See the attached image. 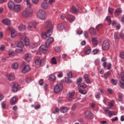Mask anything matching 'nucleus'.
Instances as JSON below:
<instances>
[{"mask_svg": "<svg viewBox=\"0 0 124 124\" xmlns=\"http://www.w3.org/2000/svg\"><path fill=\"white\" fill-rule=\"evenodd\" d=\"M46 27L47 29H49L47 31L42 34V37L44 39L46 38V37H49L52 35V33H53V25H52V23L50 21H47L46 22Z\"/></svg>", "mask_w": 124, "mask_h": 124, "instance_id": "nucleus-1", "label": "nucleus"}, {"mask_svg": "<svg viewBox=\"0 0 124 124\" xmlns=\"http://www.w3.org/2000/svg\"><path fill=\"white\" fill-rule=\"evenodd\" d=\"M20 36L21 41L16 42L15 43L16 46H17V47H19L20 48L24 47V44H23V42L22 41H24V42H25V45L26 46H28L30 44V39L28 37H26V35H25V34L21 33L20 34Z\"/></svg>", "mask_w": 124, "mask_h": 124, "instance_id": "nucleus-2", "label": "nucleus"}, {"mask_svg": "<svg viewBox=\"0 0 124 124\" xmlns=\"http://www.w3.org/2000/svg\"><path fill=\"white\" fill-rule=\"evenodd\" d=\"M48 47L49 46H47L46 45H42L40 47V51H35V53L36 55H41V53L40 52H43L44 54H46V52H47V50H48Z\"/></svg>", "mask_w": 124, "mask_h": 124, "instance_id": "nucleus-3", "label": "nucleus"}, {"mask_svg": "<svg viewBox=\"0 0 124 124\" xmlns=\"http://www.w3.org/2000/svg\"><path fill=\"white\" fill-rule=\"evenodd\" d=\"M32 12L33 11L31 7H27L26 10L23 12L22 16H23V17H29V16L32 14Z\"/></svg>", "mask_w": 124, "mask_h": 124, "instance_id": "nucleus-4", "label": "nucleus"}, {"mask_svg": "<svg viewBox=\"0 0 124 124\" xmlns=\"http://www.w3.org/2000/svg\"><path fill=\"white\" fill-rule=\"evenodd\" d=\"M37 16L41 20H45L46 19V14L45 11L42 9H40L38 11Z\"/></svg>", "mask_w": 124, "mask_h": 124, "instance_id": "nucleus-5", "label": "nucleus"}, {"mask_svg": "<svg viewBox=\"0 0 124 124\" xmlns=\"http://www.w3.org/2000/svg\"><path fill=\"white\" fill-rule=\"evenodd\" d=\"M62 89H63V86L61 83H58L54 86V93H58L60 92H62Z\"/></svg>", "mask_w": 124, "mask_h": 124, "instance_id": "nucleus-6", "label": "nucleus"}, {"mask_svg": "<svg viewBox=\"0 0 124 124\" xmlns=\"http://www.w3.org/2000/svg\"><path fill=\"white\" fill-rule=\"evenodd\" d=\"M114 38L115 39H120V38H124V33H119L117 31L114 33Z\"/></svg>", "mask_w": 124, "mask_h": 124, "instance_id": "nucleus-7", "label": "nucleus"}, {"mask_svg": "<svg viewBox=\"0 0 124 124\" xmlns=\"http://www.w3.org/2000/svg\"><path fill=\"white\" fill-rule=\"evenodd\" d=\"M110 46V43H109V41L105 40L104 41L103 45H102V49L103 50H108L109 49V46Z\"/></svg>", "mask_w": 124, "mask_h": 124, "instance_id": "nucleus-8", "label": "nucleus"}, {"mask_svg": "<svg viewBox=\"0 0 124 124\" xmlns=\"http://www.w3.org/2000/svg\"><path fill=\"white\" fill-rule=\"evenodd\" d=\"M35 63L37 65H40L41 66H42L43 65H44V64H45V60L38 59L35 62Z\"/></svg>", "mask_w": 124, "mask_h": 124, "instance_id": "nucleus-9", "label": "nucleus"}, {"mask_svg": "<svg viewBox=\"0 0 124 124\" xmlns=\"http://www.w3.org/2000/svg\"><path fill=\"white\" fill-rule=\"evenodd\" d=\"M19 88L20 87L19 86V84L17 83H14L12 88V92H13V93H16V92L19 91Z\"/></svg>", "mask_w": 124, "mask_h": 124, "instance_id": "nucleus-10", "label": "nucleus"}, {"mask_svg": "<svg viewBox=\"0 0 124 124\" xmlns=\"http://www.w3.org/2000/svg\"><path fill=\"white\" fill-rule=\"evenodd\" d=\"M22 6L19 4L15 5L13 8L14 11H15V12H16V13H18V12H20Z\"/></svg>", "mask_w": 124, "mask_h": 124, "instance_id": "nucleus-11", "label": "nucleus"}, {"mask_svg": "<svg viewBox=\"0 0 124 124\" xmlns=\"http://www.w3.org/2000/svg\"><path fill=\"white\" fill-rule=\"evenodd\" d=\"M67 25V23H63L59 24L57 27L58 30H59V31H62V30H64V28H65V26H66Z\"/></svg>", "mask_w": 124, "mask_h": 124, "instance_id": "nucleus-12", "label": "nucleus"}, {"mask_svg": "<svg viewBox=\"0 0 124 124\" xmlns=\"http://www.w3.org/2000/svg\"><path fill=\"white\" fill-rule=\"evenodd\" d=\"M31 70V67L29 65H25L22 71V73L25 74L27 73V72H29Z\"/></svg>", "mask_w": 124, "mask_h": 124, "instance_id": "nucleus-13", "label": "nucleus"}, {"mask_svg": "<svg viewBox=\"0 0 124 124\" xmlns=\"http://www.w3.org/2000/svg\"><path fill=\"white\" fill-rule=\"evenodd\" d=\"M41 6L43 9H48L49 7V4L46 1H43L41 4Z\"/></svg>", "mask_w": 124, "mask_h": 124, "instance_id": "nucleus-14", "label": "nucleus"}, {"mask_svg": "<svg viewBox=\"0 0 124 124\" xmlns=\"http://www.w3.org/2000/svg\"><path fill=\"white\" fill-rule=\"evenodd\" d=\"M7 79H9V81H13L15 79V75L13 73H11L9 75H7Z\"/></svg>", "mask_w": 124, "mask_h": 124, "instance_id": "nucleus-15", "label": "nucleus"}, {"mask_svg": "<svg viewBox=\"0 0 124 124\" xmlns=\"http://www.w3.org/2000/svg\"><path fill=\"white\" fill-rule=\"evenodd\" d=\"M66 19L68 22H70V23H72L75 20V17L71 15H69L66 18Z\"/></svg>", "mask_w": 124, "mask_h": 124, "instance_id": "nucleus-16", "label": "nucleus"}, {"mask_svg": "<svg viewBox=\"0 0 124 124\" xmlns=\"http://www.w3.org/2000/svg\"><path fill=\"white\" fill-rule=\"evenodd\" d=\"M31 54L30 53H27L25 54V61L29 62H31Z\"/></svg>", "mask_w": 124, "mask_h": 124, "instance_id": "nucleus-17", "label": "nucleus"}, {"mask_svg": "<svg viewBox=\"0 0 124 124\" xmlns=\"http://www.w3.org/2000/svg\"><path fill=\"white\" fill-rule=\"evenodd\" d=\"M123 12V10L121 8H118L115 10L114 15L115 17H118L120 16V14Z\"/></svg>", "mask_w": 124, "mask_h": 124, "instance_id": "nucleus-18", "label": "nucleus"}, {"mask_svg": "<svg viewBox=\"0 0 124 124\" xmlns=\"http://www.w3.org/2000/svg\"><path fill=\"white\" fill-rule=\"evenodd\" d=\"M52 42H54V38L53 37H49L46 42V45L49 46Z\"/></svg>", "mask_w": 124, "mask_h": 124, "instance_id": "nucleus-19", "label": "nucleus"}, {"mask_svg": "<svg viewBox=\"0 0 124 124\" xmlns=\"http://www.w3.org/2000/svg\"><path fill=\"white\" fill-rule=\"evenodd\" d=\"M83 78L87 84H90L91 83V79L89 78V76H88V75L85 74L83 76Z\"/></svg>", "mask_w": 124, "mask_h": 124, "instance_id": "nucleus-20", "label": "nucleus"}, {"mask_svg": "<svg viewBox=\"0 0 124 124\" xmlns=\"http://www.w3.org/2000/svg\"><path fill=\"white\" fill-rule=\"evenodd\" d=\"M11 37L14 38V37H16V35H17V31L14 29H12L11 32Z\"/></svg>", "mask_w": 124, "mask_h": 124, "instance_id": "nucleus-21", "label": "nucleus"}, {"mask_svg": "<svg viewBox=\"0 0 124 124\" xmlns=\"http://www.w3.org/2000/svg\"><path fill=\"white\" fill-rule=\"evenodd\" d=\"M8 6L10 9H13L14 6H15V3L13 1H10L8 3Z\"/></svg>", "mask_w": 124, "mask_h": 124, "instance_id": "nucleus-22", "label": "nucleus"}, {"mask_svg": "<svg viewBox=\"0 0 124 124\" xmlns=\"http://www.w3.org/2000/svg\"><path fill=\"white\" fill-rule=\"evenodd\" d=\"M70 11L71 12H72V13L76 14V13L79 11V10L77 9L75 6H73L71 8Z\"/></svg>", "mask_w": 124, "mask_h": 124, "instance_id": "nucleus-23", "label": "nucleus"}, {"mask_svg": "<svg viewBox=\"0 0 124 124\" xmlns=\"http://www.w3.org/2000/svg\"><path fill=\"white\" fill-rule=\"evenodd\" d=\"M16 102L17 99L15 97H13V98H12V99L10 100V104H11V105H14L16 104Z\"/></svg>", "mask_w": 124, "mask_h": 124, "instance_id": "nucleus-24", "label": "nucleus"}, {"mask_svg": "<svg viewBox=\"0 0 124 124\" xmlns=\"http://www.w3.org/2000/svg\"><path fill=\"white\" fill-rule=\"evenodd\" d=\"M36 23L35 22H31L29 24L28 29H32V28H35Z\"/></svg>", "mask_w": 124, "mask_h": 124, "instance_id": "nucleus-25", "label": "nucleus"}, {"mask_svg": "<svg viewBox=\"0 0 124 124\" xmlns=\"http://www.w3.org/2000/svg\"><path fill=\"white\" fill-rule=\"evenodd\" d=\"M92 42L94 46H97V44H98V41H97V38L95 37H94L92 39Z\"/></svg>", "mask_w": 124, "mask_h": 124, "instance_id": "nucleus-26", "label": "nucleus"}, {"mask_svg": "<svg viewBox=\"0 0 124 124\" xmlns=\"http://www.w3.org/2000/svg\"><path fill=\"white\" fill-rule=\"evenodd\" d=\"M91 52H92V48H91L90 47H88L84 52V55H90V54H91Z\"/></svg>", "mask_w": 124, "mask_h": 124, "instance_id": "nucleus-27", "label": "nucleus"}, {"mask_svg": "<svg viewBox=\"0 0 124 124\" xmlns=\"http://www.w3.org/2000/svg\"><path fill=\"white\" fill-rule=\"evenodd\" d=\"M18 30L21 31H25V30H26V26L24 24H20L18 27Z\"/></svg>", "mask_w": 124, "mask_h": 124, "instance_id": "nucleus-28", "label": "nucleus"}, {"mask_svg": "<svg viewBox=\"0 0 124 124\" xmlns=\"http://www.w3.org/2000/svg\"><path fill=\"white\" fill-rule=\"evenodd\" d=\"M60 111L62 113H66L68 111V108L66 107H62L61 108Z\"/></svg>", "mask_w": 124, "mask_h": 124, "instance_id": "nucleus-29", "label": "nucleus"}, {"mask_svg": "<svg viewBox=\"0 0 124 124\" xmlns=\"http://www.w3.org/2000/svg\"><path fill=\"white\" fill-rule=\"evenodd\" d=\"M2 23L4 25H6L7 26H8V25L10 24L11 22L9 19H6L3 20Z\"/></svg>", "mask_w": 124, "mask_h": 124, "instance_id": "nucleus-30", "label": "nucleus"}, {"mask_svg": "<svg viewBox=\"0 0 124 124\" xmlns=\"http://www.w3.org/2000/svg\"><path fill=\"white\" fill-rule=\"evenodd\" d=\"M110 75H111V73L109 71L107 72L104 74V78L105 79H108V78L110 77Z\"/></svg>", "mask_w": 124, "mask_h": 124, "instance_id": "nucleus-31", "label": "nucleus"}, {"mask_svg": "<svg viewBox=\"0 0 124 124\" xmlns=\"http://www.w3.org/2000/svg\"><path fill=\"white\" fill-rule=\"evenodd\" d=\"M73 95H74V92H72L71 93H69V100H72L73 98Z\"/></svg>", "mask_w": 124, "mask_h": 124, "instance_id": "nucleus-32", "label": "nucleus"}, {"mask_svg": "<svg viewBox=\"0 0 124 124\" xmlns=\"http://www.w3.org/2000/svg\"><path fill=\"white\" fill-rule=\"evenodd\" d=\"M50 81H55L56 80V77L54 75H51L49 76V78Z\"/></svg>", "mask_w": 124, "mask_h": 124, "instance_id": "nucleus-33", "label": "nucleus"}, {"mask_svg": "<svg viewBox=\"0 0 124 124\" xmlns=\"http://www.w3.org/2000/svg\"><path fill=\"white\" fill-rule=\"evenodd\" d=\"M79 87H81L83 89H86L87 88V85L84 83H81L80 84H78V87L79 88Z\"/></svg>", "mask_w": 124, "mask_h": 124, "instance_id": "nucleus-34", "label": "nucleus"}, {"mask_svg": "<svg viewBox=\"0 0 124 124\" xmlns=\"http://www.w3.org/2000/svg\"><path fill=\"white\" fill-rule=\"evenodd\" d=\"M86 117H92L93 116V113L91 111H86L85 112Z\"/></svg>", "mask_w": 124, "mask_h": 124, "instance_id": "nucleus-35", "label": "nucleus"}, {"mask_svg": "<svg viewBox=\"0 0 124 124\" xmlns=\"http://www.w3.org/2000/svg\"><path fill=\"white\" fill-rule=\"evenodd\" d=\"M89 32L91 34H95V31L94 30V29H93V28H91L89 30Z\"/></svg>", "mask_w": 124, "mask_h": 124, "instance_id": "nucleus-36", "label": "nucleus"}, {"mask_svg": "<svg viewBox=\"0 0 124 124\" xmlns=\"http://www.w3.org/2000/svg\"><path fill=\"white\" fill-rule=\"evenodd\" d=\"M79 93L81 94H86V93H87V91L85 90L79 89Z\"/></svg>", "mask_w": 124, "mask_h": 124, "instance_id": "nucleus-37", "label": "nucleus"}, {"mask_svg": "<svg viewBox=\"0 0 124 124\" xmlns=\"http://www.w3.org/2000/svg\"><path fill=\"white\" fill-rule=\"evenodd\" d=\"M82 79L81 78H78L77 80V85L79 86V85L80 84V83L82 82Z\"/></svg>", "mask_w": 124, "mask_h": 124, "instance_id": "nucleus-38", "label": "nucleus"}, {"mask_svg": "<svg viewBox=\"0 0 124 124\" xmlns=\"http://www.w3.org/2000/svg\"><path fill=\"white\" fill-rule=\"evenodd\" d=\"M18 66V63H15L14 64L12 65V68H13V69H17Z\"/></svg>", "mask_w": 124, "mask_h": 124, "instance_id": "nucleus-39", "label": "nucleus"}, {"mask_svg": "<svg viewBox=\"0 0 124 124\" xmlns=\"http://www.w3.org/2000/svg\"><path fill=\"white\" fill-rule=\"evenodd\" d=\"M51 62L52 64H57V59H56L55 57H53L51 61Z\"/></svg>", "mask_w": 124, "mask_h": 124, "instance_id": "nucleus-40", "label": "nucleus"}, {"mask_svg": "<svg viewBox=\"0 0 124 124\" xmlns=\"http://www.w3.org/2000/svg\"><path fill=\"white\" fill-rule=\"evenodd\" d=\"M115 102V101L112 100L111 102L109 103V109H111L112 108L113 105H114V103Z\"/></svg>", "mask_w": 124, "mask_h": 124, "instance_id": "nucleus-41", "label": "nucleus"}, {"mask_svg": "<svg viewBox=\"0 0 124 124\" xmlns=\"http://www.w3.org/2000/svg\"><path fill=\"white\" fill-rule=\"evenodd\" d=\"M115 112L112 111H109L108 112V117H112L113 115H115Z\"/></svg>", "mask_w": 124, "mask_h": 124, "instance_id": "nucleus-42", "label": "nucleus"}, {"mask_svg": "<svg viewBox=\"0 0 124 124\" xmlns=\"http://www.w3.org/2000/svg\"><path fill=\"white\" fill-rule=\"evenodd\" d=\"M111 83L113 84V85H117V84H118V80L117 79H111Z\"/></svg>", "mask_w": 124, "mask_h": 124, "instance_id": "nucleus-43", "label": "nucleus"}, {"mask_svg": "<svg viewBox=\"0 0 124 124\" xmlns=\"http://www.w3.org/2000/svg\"><path fill=\"white\" fill-rule=\"evenodd\" d=\"M119 101H123V94L122 93H119Z\"/></svg>", "mask_w": 124, "mask_h": 124, "instance_id": "nucleus-44", "label": "nucleus"}, {"mask_svg": "<svg viewBox=\"0 0 124 124\" xmlns=\"http://www.w3.org/2000/svg\"><path fill=\"white\" fill-rule=\"evenodd\" d=\"M65 82H66V83H71L72 82V81H71V80H70V78H69L68 77H66L65 78Z\"/></svg>", "mask_w": 124, "mask_h": 124, "instance_id": "nucleus-45", "label": "nucleus"}, {"mask_svg": "<svg viewBox=\"0 0 124 124\" xmlns=\"http://www.w3.org/2000/svg\"><path fill=\"white\" fill-rule=\"evenodd\" d=\"M102 28V24H99L96 27V31H98Z\"/></svg>", "mask_w": 124, "mask_h": 124, "instance_id": "nucleus-46", "label": "nucleus"}, {"mask_svg": "<svg viewBox=\"0 0 124 124\" xmlns=\"http://www.w3.org/2000/svg\"><path fill=\"white\" fill-rule=\"evenodd\" d=\"M26 83H27V84H29V83H31V78H26Z\"/></svg>", "mask_w": 124, "mask_h": 124, "instance_id": "nucleus-47", "label": "nucleus"}, {"mask_svg": "<svg viewBox=\"0 0 124 124\" xmlns=\"http://www.w3.org/2000/svg\"><path fill=\"white\" fill-rule=\"evenodd\" d=\"M6 106V104L5 103V102H2L1 103V107L2 109H5Z\"/></svg>", "mask_w": 124, "mask_h": 124, "instance_id": "nucleus-48", "label": "nucleus"}, {"mask_svg": "<svg viewBox=\"0 0 124 124\" xmlns=\"http://www.w3.org/2000/svg\"><path fill=\"white\" fill-rule=\"evenodd\" d=\"M120 83L121 88H122V89H124V81H122L120 80Z\"/></svg>", "mask_w": 124, "mask_h": 124, "instance_id": "nucleus-49", "label": "nucleus"}, {"mask_svg": "<svg viewBox=\"0 0 124 124\" xmlns=\"http://www.w3.org/2000/svg\"><path fill=\"white\" fill-rule=\"evenodd\" d=\"M121 80L122 82H124V72H122L121 74Z\"/></svg>", "mask_w": 124, "mask_h": 124, "instance_id": "nucleus-50", "label": "nucleus"}, {"mask_svg": "<svg viewBox=\"0 0 124 124\" xmlns=\"http://www.w3.org/2000/svg\"><path fill=\"white\" fill-rule=\"evenodd\" d=\"M114 9L113 8L108 7V12L110 14H113V11H114Z\"/></svg>", "mask_w": 124, "mask_h": 124, "instance_id": "nucleus-51", "label": "nucleus"}, {"mask_svg": "<svg viewBox=\"0 0 124 124\" xmlns=\"http://www.w3.org/2000/svg\"><path fill=\"white\" fill-rule=\"evenodd\" d=\"M9 56L11 57H14V52L13 50H11L9 52Z\"/></svg>", "mask_w": 124, "mask_h": 124, "instance_id": "nucleus-52", "label": "nucleus"}, {"mask_svg": "<svg viewBox=\"0 0 124 124\" xmlns=\"http://www.w3.org/2000/svg\"><path fill=\"white\" fill-rule=\"evenodd\" d=\"M61 18L62 19V20H64V19L66 18V16H65V14H62L61 16Z\"/></svg>", "mask_w": 124, "mask_h": 124, "instance_id": "nucleus-53", "label": "nucleus"}, {"mask_svg": "<svg viewBox=\"0 0 124 124\" xmlns=\"http://www.w3.org/2000/svg\"><path fill=\"white\" fill-rule=\"evenodd\" d=\"M98 51H99L98 49H93V55H95L96 54H97Z\"/></svg>", "mask_w": 124, "mask_h": 124, "instance_id": "nucleus-54", "label": "nucleus"}, {"mask_svg": "<svg viewBox=\"0 0 124 124\" xmlns=\"http://www.w3.org/2000/svg\"><path fill=\"white\" fill-rule=\"evenodd\" d=\"M67 75L69 78H72V72L71 71L69 72Z\"/></svg>", "mask_w": 124, "mask_h": 124, "instance_id": "nucleus-55", "label": "nucleus"}, {"mask_svg": "<svg viewBox=\"0 0 124 124\" xmlns=\"http://www.w3.org/2000/svg\"><path fill=\"white\" fill-rule=\"evenodd\" d=\"M56 1V0H48V4H50V5H52L54 2Z\"/></svg>", "mask_w": 124, "mask_h": 124, "instance_id": "nucleus-56", "label": "nucleus"}, {"mask_svg": "<svg viewBox=\"0 0 124 124\" xmlns=\"http://www.w3.org/2000/svg\"><path fill=\"white\" fill-rule=\"evenodd\" d=\"M106 19L108 21V22H109V25H111V18L110 16H107Z\"/></svg>", "mask_w": 124, "mask_h": 124, "instance_id": "nucleus-57", "label": "nucleus"}, {"mask_svg": "<svg viewBox=\"0 0 124 124\" xmlns=\"http://www.w3.org/2000/svg\"><path fill=\"white\" fill-rule=\"evenodd\" d=\"M63 76V74L62 72H59V74L58 75V78H62V77Z\"/></svg>", "mask_w": 124, "mask_h": 124, "instance_id": "nucleus-58", "label": "nucleus"}, {"mask_svg": "<svg viewBox=\"0 0 124 124\" xmlns=\"http://www.w3.org/2000/svg\"><path fill=\"white\" fill-rule=\"evenodd\" d=\"M25 1H26L27 5H29L28 7H31V3L30 2V0H24Z\"/></svg>", "mask_w": 124, "mask_h": 124, "instance_id": "nucleus-59", "label": "nucleus"}, {"mask_svg": "<svg viewBox=\"0 0 124 124\" xmlns=\"http://www.w3.org/2000/svg\"><path fill=\"white\" fill-rule=\"evenodd\" d=\"M91 107L93 110H94L95 108H96V105H95L94 103H92L91 104Z\"/></svg>", "mask_w": 124, "mask_h": 124, "instance_id": "nucleus-60", "label": "nucleus"}, {"mask_svg": "<svg viewBox=\"0 0 124 124\" xmlns=\"http://www.w3.org/2000/svg\"><path fill=\"white\" fill-rule=\"evenodd\" d=\"M61 50L62 48H61V47H57L55 48V51H56V52H58V53H60V52H61Z\"/></svg>", "mask_w": 124, "mask_h": 124, "instance_id": "nucleus-61", "label": "nucleus"}, {"mask_svg": "<svg viewBox=\"0 0 124 124\" xmlns=\"http://www.w3.org/2000/svg\"><path fill=\"white\" fill-rule=\"evenodd\" d=\"M4 48H5V46L2 45L0 47V51H4Z\"/></svg>", "mask_w": 124, "mask_h": 124, "instance_id": "nucleus-62", "label": "nucleus"}, {"mask_svg": "<svg viewBox=\"0 0 124 124\" xmlns=\"http://www.w3.org/2000/svg\"><path fill=\"white\" fill-rule=\"evenodd\" d=\"M111 66H112V64L111 63H108V69L110 70L111 69Z\"/></svg>", "mask_w": 124, "mask_h": 124, "instance_id": "nucleus-63", "label": "nucleus"}, {"mask_svg": "<svg viewBox=\"0 0 124 124\" xmlns=\"http://www.w3.org/2000/svg\"><path fill=\"white\" fill-rule=\"evenodd\" d=\"M120 57L122 59H124V52H122L120 53Z\"/></svg>", "mask_w": 124, "mask_h": 124, "instance_id": "nucleus-64", "label": "nucleus"}]
</instances>
